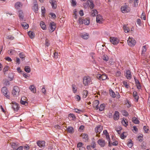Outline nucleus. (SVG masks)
<instances>
[{"instance_id":"obj_49","label":"nucleus","mask_w":150,"mask_h":150,"mask_svg":"<svg viewBox=\"0 0 150 150\" xmlns=\"http://www.w3.org/2000/svg\"><path fill=\"white\" fill-rule=\"evenodd\" d=\"M83 94L84 95V97L86 98L88 94V91L85 90L83 91Z\"/></svg>"},{"instance_id":"obj_61","label":"nucleus","mask_w":150,"mask_h":150,"mask_svg":"<svg viewBox=\"0 0 150 150\" xmlns=\"http://www.w3.org/2000/svg\"><path fill=\"white\" fill-rule=\"evenodd\" d=\"M137 24L139 26H140L141 24V20L140 19H138L137 20Z\"/></svg>"},{"instance_id":"obj_43","label":"nucleus","mask_w":150,"mask_h":150,"mask_svg":"<svg viewBox=\"0 0 150 150\" xmlns=\"http://www.w3.org/2000/svg\"><path fill=\"white\" fill-rule=\"evenodd\" d=\"M103 59L104 60L106 61H108L109 59V58L106 55H103Z\"/></svg>"},{"instance_id":"obj_64","label":"nucleus","mask_w":150,"mask_h":150,"mask_svg":"<svg viewBox=\"0 0 150 150\" xmlns=\"http://www.w3.org/2000/svg\"><path fill=\"white\" fill-rule=\"evenodd\" d=\"M5 59L8 62H11L12 61V59L9 57H5Z\"/></svg>"},{"instance_id":"obj_14","label":"nucleus","mask_w":150,"mask_h":150,"mask_svg":"<svg viewBox=\"0 0 150 150\" xmlns=\"http://www.w3.org/2000/svg\"><path fill=\"white\" fill-rule=\"evenodd\" d=\"M125 76L126 78L128 79H131L132 75L130 71L128 70H127Z\"/></svg>"},{"instance_id":"obj_58","label":"nucleus","mask_w":150,"mask_h":150,"mask_svg":"<svg viewBox=\"0 0 150 150\" xmlns=\"http://www.w3.org/2000/svg\"><path fill=\"white\" fill-rule=\"evenodd\" d=\"M8 66H5L4 68L3 71L4 72V74H5V73L6 71H7L8 70Z\"/></svg>"},{"instance_id":"obj_21","label":"nucleus","mask_w":150,"mask_h":150,"mask_svg":"<svg viewBox=\"0 0 150 150\" xmlns=\"http://www.w3.org/2000/svg\"><path fill=\"white\" fill-rule=\"evenodd\" d=\"M99 103V101L98 100H96L94 102L93 107L97 110L99 109V107L98 106Z\"/></svg>"},{"instance_id":"obj_31","label":"nucleus","mask_w":150,"mask_h":150,"mask_svg":"<svg viewBox=\"0 0 150 150\" xmlns=\"http://www.w3.org/2000/svg\"><path fill=\"white\" fill-rule=\"evenodd\" d=\"M102 19V17L100 15H98L96 16V21L97 23H100L101 22V20Z\"/></svg>"},{"instance_id":"obj_33","label":"nucleus","mask_w":150,"mask_h":150,"mask_svg":"<svg viewBox=\"0 0 150 150\" xmlns=\"http://www.w3.org/2000/svg\"><path fill=\"white\" fill-rule=\"evenodd\" d=\"M133 96L137 101H138L139 98V96L137 94V93L136 91H134L133 93Z\"/></svg>"},{"instance_id":"obj_1","label":"nucleus","mask_w":150,"mask_h":150,"mask_svg":"<svg viewBox=\"0 0 150 150\" xmlns=\"http://www.w3.org/2000/svg\"><path fill=\"white\" fill-rule=\"evenodd\" d=\"M91 78L88 76H85L83 79V83L85 86H87L91 83Z\"/></svg>"},{"instance_id":"obj_22","label":"nucleus","mask_w":150,"mask_h":150,"mask_svg":"<svg viewBox=\"0 0 150 150\" xmlns=\"http://www.w3.org/2000/svg\"><path fill=\"white\" fill-rule=\"evenodd\" d=\"M28 34L30 38L31 39L35 37V33L32 31H29L28 33Z\"/></svg>"},{"instance_id":"obj_18","label":"nucleus","mask_w":150,"mask_h":150,"mask_svg":"<svg viewBox=\"0 0 150 150\" xmlns=\"http://www.w3.org/2000/svg\"><path fill=\"white\" fill-rule=\"evenodd\" d=\"M50 2L53 9H55L57 8L56 2L55 0H51Z\"/></svg>"},{"instance_id":"obj_35","label":"nucleus","mask_w":150,"mask_h":150,"mask_svg":"<svg viewBox=\"0 0 150 150\" xmlns=\"http://www.w3.org/2000/svg\"><path fill=\"white\" fill-rule=\"evenodd\" d=\"M91 15L93 16H96L98 13L97 11L96 10H93L91 12Z\"/></svg>"},{"instance_id":"obj_24","label":"nucleus","mask_w":150,"mask_h":150,"mask_svg":"<svg viewBox=\"0 0 150 150\" xmlns=\"http://www.w3.org/2000/svg\"><path fill=\"white\" fill-rule=\"evenodd\" d=\"M18 16L20 20L22 21H23L24 16L23 15V13L21 11H19Z\"/></svg>"},{"instance_id":"obj_46","label":"nucleus","mask_w":150,"mask_h":150,"mask_svg":"<svg viewBox=\"0 0 150 150\" xmlns=\"http://www.w3.org/2000/svg\"><path fill=\"white\" fill-rule=\"evenodd\" d=\"M133 146V144L131 140H129L128 142V146L129 148H131Z\"/></svg>"},{"instance_id":"obj_59","label":"nucleus","mask_w":150,"mask_h":150,"mask_svg":"<svg viewBox=\"0 0 150 150\" xmlns=\"http://www.w3.org/2000/svg\"><path fill=\"white\" fill-rule=\"evenodd\" d=\"M8 39L10 40H13L14 39V38L12 35H8L7 36Z\"/></svg>"},{"instance_id":"obj_30","label":"nucleus","mask_w":150,"mask_h":150,"mask_svg":"<svg viewBox=\"0 0 150 150\" xmlns=\"http://www.w3.org/2000/svg\"><path fill=\"white\" fill-rule=\"evenodd\" d=\"M143 129L145 133H148L149 132V129L148 126H144L143 127Z\"/></svg>"},{"instance_id":"obj_4","label":"nucleus","mask_w":150,"mask_h":150,"mask_svg":"<svg viewBox=\"0 0 150 150\" xmlns=\"http://www.w3.org/2000/svg\"><path fill=\"white\" fill-rule=\"evenodd\" d=\"M19 88L17 86H15L12 91V94L14 96H17L19 94Z\"/></svg>"},{"instance_id":"obj_50","label":"nucleus","mask_w":150,"mask_h":150,"mask_svg":"<svg viewBox=\"0 0 150 150\" xmlns=\"http://www.w3.org/2000/svg\"><path fill=\"white\" fill-rule=\"evenodd\" d=\"M141 19L144 20L146 19L145 15L144 13L143 12L141 14Z\"/></svg>"},{"instance_id":"obj_32","label":"nucleus","mask_w":150,"mask_h":150,"mask_svg":"<svg viewBox=\"0 0 150 150\" xmlns=\"http://www.w3.org/2000/svg\"><path fill=\"white\" fill-rule=\"evenodd\" d=\"M81 137L83 139H85V141L88 140V135L87 134L85 133L81 135Z\"/></svg>"},{"instance_id":"obj_47","label":"nucleus","mask_w":150,"mask_h":150,"mask_svg":"<svg viewBox=\"0 0 150 150\" xmlns=\"http://www.w3.org/2000/svg\"><path fill=\"white\" fill-rule=\"evenodd\" d=\"M15 52V51L14 50H10L8 51V53L9 54L12 55Z\"/></svg>"},{"instance_id":"obj_40","label":"nucleus","mask_w":150,"mask_h":150,"mask_svg":"<svg viewBox=\"0 0 150 150\" xmlns=\"http://www.w3.org/2000/svg\"><path fill=\"white\" fill-rule=\"evenodd\" d=\"M141 148L144 149H146V143L145 142H143L141 144Z\"/></svg>"},{"instance_id":"obj_54","label":"nucleus","mask_w":150,"mask_h":150,"mask_svg":"<svg viewBox=\"0 0 150 150\" xmlns=\"http://www.w3.org/2000/svg\"><path fill=\"white\" fill-rule=\"evenodd\" d=\"M22 98H22L20 101L21 103L23 105H25L26 104H27V102L26 101L23 100Z\"/></svg>"},{"instance_id":"obj_16","label":"nucleus","mask_w":150,"mask_h":150,"mask_svg":"<svg viewBox=\"0 0 150 150\" xmlns=\"http://www.w3.org/2000/svg\"><path fill=\"white\" fill-rule=\"evenodd\" d=\"M87 3L88 4V7H89L91 8H93L94 6V5L92 0H88L87 1Z\"/></svg>"},{"instance_id":"obj_53","label":"nucleus","mask_w":150,"mask_h":150,"mask_svg":"<svg viewBox=\"0 0 150 150\" xmlns=\"http://www.w3.org/2000/svg\"><path fill=\"white\" fill-rule=\"evenodd\" d=\"M83 144L82 143L79 142L77 144V147L78 148H80L81 147L83 146Z\"/></svg>"},{"instance_id":"obj_29","label":"nucleus","mask_w":150,"mask_h":150,"mask_svg":"<svg viewBox=\"0 0 150 150\" xmlns=\"http://www.w3.org/2000/svg\"><path fill=\"white\" fill-rule=\"evenodd\" d=\"M29 89L33 93H35L36 92V88L33 85H31L29 87Z\"/></svg>"},{"instance_id":"obj_45","label":"nucleus","mask_w":150,"mask_h":150,"mask_svg":"<svg viewBox=\"0 0 150 150\" xmlns=\"http://www.w3.org/2000/svg\"><path fill=\"white\" fill-rule=\"evenodd\" d=\"M123 84L125 86V87L126 88H129V85H128L127 82H126V81H123Z\"/></svg>"},{"instance_id":"obj_6","label":"nucleus","mask_w":150,"mask_h":150,"mask_svg":"<svg viewBox=\"0 0 150 150\" xmlns=\"http://www.w3.org/2000/svg\"><path fill=\"white\" fill-rule=\"evenodd\" d=\"M7 88L6 87H3L1 89V92L4 95L8 98H9V96L8 93Z\"/></svg>"},{"instance_id":"obj_8","label":"nucleus","mask_w":150,"mask_h":150,"mask_svg":"<svg viewBox=\"0 0 150 150\" xmlns=\"http://www.w3.org/2000/svg\"><path fill=\"white\" fill-rule=\"evenodd\" d=\"M110 41L111 43L114 45L117 44L119 42V40L115 37H111L110 38Z\"/></svg>"},{"instance_id":"obj_34","label":"nucleus","mask_w":150,"mask_h":150,"mask_svg":"<svg viewBox=\"0 0 150 150\" xmlns=\"http://www.w3.org/2000/svg\"><path fill=\"white\" fill-rule=\"evenodd\" d=\"M21 25L23 28L24 29H27L28 28V24L26 23H22Z\"/></svg>"},{"instance_id":"obj_28","label":"nucleus","mask_w":150,"mask_h":150,"mask_svg":"<svg viewBox=\"0 0 150 150\" xmlns=\"http://www.w3.org/2000/svg\"><path fill=\"white\" fill-rule=\"evenodd\" d=\"M68 132L70 133H72L74 132L73 128L72 127H69L67 129Z\"/></svg>"},{"instance_id":"obj_62","label":"nucleus","mask_w":150,"mask_h":150,"mask_svg":"<svg viewBox=\"0 0 150 150\" xmlns=\"http://www.w3.org/2000/svg\"><path fill=\"white\" fill-rule=\"evenodd\" d=\"M10 82L9 81H8V80H6L4 82V84L6 85H9L10 84Z\"/></svg>"},{"instance_id":"obj_12","label":"nucleus","mask_w":150,"mask_h":150,"mask_svg":"<svg viewBox=\"0 0 150 150\" xmlns=\"http://www.w3.org/2000/svg\"><path fill=\"white\" fill-rule=\"evenodd\" d=\"M12 107L14 110L17 111L19 109V107L17 103L15 102H12Z\"/></svg>"},{"instance_id":"obj_13","label":"nucleus","mask_w":150,"mask_h":150,"mask_svg":"<svg viewBox=\"0 0 150 150\" xmlns=\"http://www.w3.org/2000/svg\"><path fill=\"white\" fill-rule=\"evenodd\" d=\"M98 143L101 147L104 146L105 144V141L102 139H99L98 141Z\"/></svg>"},{"instance_id":"obj_60","label":"nucleus","mask_w":150,"mask_h":150,"mask_svg":"<svg viewBox=\"0 0 150 150\" xmlns=\"http://www.w3.org/2000/svg\"><path fill=\"white\" fill-rule=\"evenodd\" d=\"M96 77L98 79L100 80L102 79V75L100 74H97L96 76Z\"/></svg>"},{"instance_id":"obj_57","label":"nucleus","mask_w":150,"mask_h":150,"mask_svg":"<svg viewBox=\"0 0 150 150\" xmlns=\"http://www.w3.org/2000/svg\"><path fill=\"white\" fill-rule=\"evenodd\" d=\"M50 15L51 16V17L53 18H56V16L55 14L54 13H50Z\"/></svg>"},{"instance_id":"obj_52","label":"nucleus","mask_w":150,"mask_h":150,"mask_svg":"<svg viewBox=\"0 0 150 150\" xmlns=\"http://www.w3.org/2000/svg\"><path fill=\"white\" fill-rule=\"evenodd\" d=\"M16 70L17 71L21 74H22L23 73V71L21 70L20 68V67H18L17 68Z\"/></svg>"},{"instance_id":"obj_37","label":"nucleus","mask_w":150,"mask_h":150,"mask_svg":"<svg viewBox=\"0 0 150 150\" xmlns=\"http://www.w3.org/2000/svg\"><path fill=\"white\" fill-rule=\"evenodd\" d=\"M121 112L122 113V115L124 116H127L129 115V114L127 111L125 110H122Z\"/></svg>"},{"instance_id":"obj_2","label":"nucleus","mask_w":150,"mask_h":150,"mask_svg":"<svg viewBox=\"0 0 150 150\" xmlns=\"http://www.w3.org/2000/svg\"><path fill=\"white\" fill-rule=\"evenodd\" d=\"M110 96L113 98H116L119 99L120 98V95L118 92H116L115 93L111 89L110 90Z\"/></svg>"},{"instance_id":"obj_44","label":"nucleus","mask_w":150,"mask_h":150,"mask_svg":"<svg viewBox=\"0 0 150 150\" xmlns=\"http://www.w3.org/2000/svg\"><path fill=\"white\" fill-rule=\"evenodd\" d=\"M70 1L72 6H74L76 5V1L75 0H70Z\"/></svg>"},{"instance_id":"obj_19","label":"nucleus","mask_w":150,"mask_h":150,"mask_svg":"<svg viewBox=\"0 0 150 150\" xmlns=\"http://www.w3.org/2000/svg\"><path fill=\"white\" fill-rule=\"evenodd\" d=\"M81 37L84 39H87L89 37L88 33H83L81 34Z\"/></svg>"},{"instance_id":"obj_51","label":"nucleus","mask_w":150,"mask_h":150,"mask_svg":"<svg viewBox=\"0 0 150 150\" xmlns=\"http://www.w3.org/2000/svg\"><path fill=\"white\" fill-rule=\"evenodd\" d=\"M102 80H104L106 79L107 76L106 75L103 74L102 75Z\"/></svg>"},{"instance_id":"obj_17","label":"nucleus","mask_w":150,"mask_h":150,"mask_svg":"<svg viewBox=\"0 0 150 150\" xmlns=\"http://www.w3.org/2000/svg\"><path fill=\"white\" fill-rule=\"evenodd\" d=\"M22 5H23L21 3L17 2L15 4V6L16 9H19L22 7Z\"/></svg>"},{"instance_id":"obj_27","label":"nucleus","mask_w":150,"mask_h":150,"mask_svg":"<svg viewBox=\"0 0 150 150\" xmlns=\"http://www.w3.org/2000/svg\"><path fill=\"white\" fill-rule=\"evenodd\" d=\"M126 119L125 118H123L122 120L121 121V123L123 126L126 127L128 125V122L126 121Z\"/></svg>"},{"instance_id":"obj_3","label":"nucleus","mask_w":150,"mask_h":150,"mask_svg":"<svg viewBox=\"0 0 150 150\" xmlns=\"http://www.w3.org/2000/svg\"><path fill=\"white\" fill-rule=\"evenodd\" d=\"M128 45L131 47L134 46L136 42L132 38L129 37L127 41Z\"/></svg>"},{"instance_id":"obj_7","label":"nucleus","mask_w":150,"mask_h":150,"mask_svg":"<svg viewBox=\"0 0 150 150\" xmlns=\"http://www.w3.org/2000/svg\"><path fill=\"white\" fill-rule=\"evenodd\" d=\"M37 144L41 148L43 149L45 146V142L44 141L39 140L37 142Z\"/></svg>"},{"instance_id":"obj_36","label":"nucleus","mask_w":150,"mask_h":150,"mask_svg":"<svg viewBox=\"0 0 150 150\" xmlns=\"http://www.w3.org/2000/svg\"><path fill=\"white\" fill-rule=\"evenodd\" d=\"M132 120L134 123L136 124H138L139 122V121L135 117H133Z\"/></svg>"},{"instance_id":"obj_5","label":"nucleus","mask_w":150,"mask_h":150,"mask_svg":"<svg viewBox=\"0 0 150 150\" xmlns=\"http://www.w3.org/2000/svg\"><path fill=\"white\" fill-rule=\"evenodd\" d=\"M121 10L123 13H125L130 11V8L126 5L122 6L121 8Z\"/></svg>"},{"instance_id":"obj_9","label":"nucleus","mask_w":150,"mask_h":150,"mask_svg":"<svg viewBox=\"0 0 150 150\" xmlns=\"http://www.w3.org/2000/svg\"><path fill=\"white\" fill-rule=\"evenodd\" d=\"M79 23L80 24H84L85 25H88L89 23V19L88 18H85L81 20H79Z\"/></svg>"},{"instance_id":"obj_42","label":"nucleus","mask_w":150,"mask_h":150,"mask_svg":"<svg viewBox=\"0 0 150 150\" xmlns=\"http://www.w3.org/2000/svg\"><path fill=\"white\" fill-rule=\"evenodd\" d=\"M72 90L74 93H76L77 91V88L75 85H73L72 86Z\"/></svg>"},{"instance_id":"obj_23","label":"nucleus","mask_w":150,"mask_h":150,"mask_svg":"<svg viewBox=\"0 0 150 150\" xmlns=\"http://www.w3.org/2000/svg\"><path fill=\"white\" fill-rule=\"evenodd\" d=\"M40 25L41 28L43 30H45L46 29V25L45 23L42 21H41L40 23Z\"/></svg>"},{"instance_id":"obj_56","label":"nucleus","mask_w":150,"mask_h":150,"mask_svg":"<svg viewBox=\"0 0 150 150\" xmlns=\"http://www.w3.org/2000/svg\"><path fill=\"white\" fill-rule=\"evenodd\" d=\"M41 11L42 15H44L45 13V8L44 6L41 7Z\"/></svg>"},{"instance_id":"obj_48","label":"nucleus","mask_w":150,"mask_h":150,"mask_svg":"<svg viewBox=\"0 0 150 150\" xmlns=\"http://www.w3.org/2000/svg\"><path fill=\"white\" fill-rule=\"evenodd\" d=\"M69 117H71L73 119H75L76 118L75 115L73 114L70 113L69 115Z\"/></svg>"},{"instance_id":"obj_26","label":"nucleus","mask_w":150,"mask_h":150,"mask_svg":"<svg viewBox=\"0 0 150 150\" xmlns=\"http://www.w3.org/2000/svg\"><path fill=\"white\" fill-rule=\"evenodd\" d=\"M123 28L125 32V33H129L130 31V28L127 26L124 25Z\"/></svg>"},{"instance_id":"obj_15","label":"nucleus","mask_w":150,"mask_h":150,"mask_svg":"<svg viewBox=\"0 0 150 150\" xmlns=\"http://www.w3.org/2000/svg\"><path fill=\"white\" fill-rule=\"evenodd\" d=\"M119 117L120 116L119 112L117 111H115L113 115L114 119V120H117L119 119Z\"/></svg>"},{"instance_id":"obj_63","label":"nucleus","mask_w":150,"mask_h":150,"mask_svg":"<svg viewBox=\"0 0 150 150\" xmlns=\"http://www.w3.org/2000/svg\"><path fill=\"white\" fill-rule=\"evenodd\" d=\"M16 64H20V60L19 58L18 57H16Z\"/></svg>"},{"instance_id":"obj_41","label":"nucleus","mask_w":150,"mask_h":150,"mask_svg":"<svg viewBox=\"0 0 150 150\" xmlns=\"http://www.w3.org/2000/svg\"><path fill=\"white\" fill-rule=\"evenodd\" d=\"M33 8L34 10L35 11H36V12L38 11V5L37 3H36L34 5V6H33Z\"/></svg>"},{"instance_id":"obj_25","label":"nucleus","mask_w":150,"mask_h":150,"mask_svg":"<svg viewBox=\"0 0 150 150\" xmlns=\"http://www.w3.org/2000/svg\"><path fill=\"white\" fill-rule=\"evenodd\" d=\"M135 83L137 88L138 89H141V85L139 81L137 79H134Z\"/></svg>"},{"instance_id":"obj_39","label":"nucleus","mask_w":150,"mask_h":150,"mask_svg":"<svg viewBox=\"0 0 150 150\" xmlns=\"http://www.w3.org/2000/svg\"><path fill=\"white\" fill-rule=\"evenodd\" d=\"M25 71L27 73H29L30 71V67L28 66H26L25 67Z\"/></svg>"},{"instance_id":"obj_55","label":"nucleus","mask_w":150,"mask_h":150,"mask_svg":"<svg viewBox=\"0 0 150 150\" xmlns=\"http://www.w3.org/2000/svg\"><path fill=\"white\" fill-rule=\"evenodd\" d=\"M19 56L21 59H24L25 56L23 53H20L19 54Z\"/></svg>"},{"instance_id":"obj_38","label":"nucleus","mask_w":150,"mask_h":150,"mask_svg":"<svg viewBox=\"0 0 150 150\" xmlns=\"http://www.w3.org/2000/svg\"><path fill=\"white\" fill-rule=\"evenodd\" d=\"M105 108V105L104 104H102L100 105V107H99V110L100 111H102L104 110Z\"/></svg>"},{"instance_id":"obj_11","label":"nucleus","mask_w":150,"mask_h":150,"mask_svg":"<svg viewBox=\"0 0 150 150\" xmlns=\"http://www.w3.org/2000/svg\"><path fill=\"white\" fill-rule=\"evenodd\" d=\"M50 31L52 32L56 28L55 24L54 22H51L50 24Z\"/></svg>"},{"instance_id":"obj_10","label":"nucleus","mask_w":150,"mask_h":150,"mask_svg":"<svg viewBox=\"0 0 150 150\" xmlns=\"http://www.w3.org/2000/svg\"><path fill=\"white\" fill-rule=\"evenodd\" d=\"M143 45V47H142V50L141 55H143L144 56H145V52L146 50L148 48V45Z\"/></svg>"},{"instance_id":"obj_20","label":"nucleus","mask_w":150,"mask_h":150,"mask_svg":"<svg viewBox=\"0 0 150 150\" xmlns=\"http://www.w3.org/2000/svg\"><path fill=\"white\" fill-rule=\"evenodd\" d=\"M102 129V127L100 125H98L95 128V131L97 133H99L101 132Z\"/></svg>"}]
</instances>
